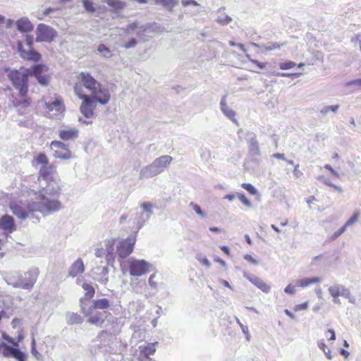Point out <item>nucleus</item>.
Wrapping results in <instances>:
<instances>
[{"mask_svg": "<svg viewBox=\"0 0 361 361\" xmlns=\"http://www.w3.org/2000/svg\"><path fill=\"white\" fill-rule=\"evenodd\" d=\"M139 349H141L143 353H145V355H148V357H149L151 355H153L156 351L154 346L152 345H140Z\"/></svg>", "mask_w": 361, "mask_h": 361, "instance_id": "42", "label": "nucleus"}, {"mask_svg": "<svg viewBox=\"0 0 361 361\" xmlns=\"http://www.w3.org/2000/svg\"><path fill=\"white\" fill-rule=\"evenodd\" d=\"M82 288L85 291V297L82 298L81 299H84V303L85 301L90 300L94 295V288L88 283H83L82 284Z\"/></svg>", "mask_w": 361, "mask_h": 361, "instance_id": "32", "label": "nucleus"}, {"mask_svg": "<svg viewBox=\"0 0 361 361\" xmlns=\"http://www.w3.org/2000/svg\"><path fill=\"white\" fill-rule=\"evenodd\" d=\"M1 337L4 340L7 341L8 343L13 344L14 346L18 345V341H16V340L9 336H8L5 332L1 333Z\"/></svg>", "mask_w": 361, "mask_h": 361, "instance_id": "51", "label": "nucleus"}, {"mask_svg": "<svg viewBox=\"0 0 361 361\" xmlns=\"http://www.w3.org/2000/svg\"><path fill=\"white\" fill-rule=\"evenodd\" d=\"M317 345L319 348V349L322 350L323 351V353L325 354L327 359H329V360L332 359V357L331 355V350L327 348L326 345L325 344V343L323 340L318 341Z\"/></svg>", "mask_w": 361, "mask_h": 361, "instance_id": "39", "label": "nucleus"}, {"mask_svg": "<svg viewBox=\"0 0 361 361\" xmlns=\"http://www.w3.org/2000/svg\"><path fill=\"white\" fill-rule=\"evenodd\" d=\"M307 307H308V302H305L302 304L297 305L295 307L294 310H295V311H301V310H306Z\"/></svg>", "mask_w": 361, "mask_h": 361, "instance_id": "58", "label": "nucleus"}, {"mask_svg": "<svg viewBox=\"0 0 361 361\" xmlns=\"http://www.w3.org/2000/svg\"><path fill=\"white\" fill-rule=\"evenodd\" d=\"M16 25L17 30L20 32H29L33 30V25L26 17L18 19L16 22Z\"/></svg>", "mask_w": 361, "mask_h": 361, "instance_id": "27", "label": "nucleus"}, {"mask_svg": "<svg viewBox=\"0 0 361 361\" xmlns=\"http://www.w3.org/2000/svg\"><path fill=\"white\" fill-rule=\"evenodd\" d=\"M329 295L333 298V302L336 304H340L339 296L347 298L349 302L355 304V298L350 293V290L341 284H334L328 288Z\"/></svg>", "mask_w": 361, "mask_h": 361, "instance_id": "8", "label": "nucleus"}, {"mask_svg": "<svg viewBox=\"0 0 361 361\" xmlns=\"http://www.w3.org/2000/svg\"><path fill=\"white\" fill-rule=\"evenodd\" d=\"M155 1L157 4H160L170 8L175 7L178 3V0H155Z\"/></svg>", "mask_w": 361, "mask_h": 361, "instance_id": "40", "label": "nucleus"}, {"mask_svg": "<svg viewBox=\"0 0 361 361\" xmlns=\"http://www.w3.org/2000/svg\"><path fill=\"white\" fill-rule=\"evenodd\" d=\"M250 62L257 66L259 68L263 69L266 67V64L264 63H261L258 61L257 60L255 59H250Z\"/></svg>", "mask_w": 361, "mask_h": 361, "instance_id": "63", "label": "nucleus"}, {"mask_svg": "<svg viewBox=\"0 0 361 361\" xmlns=\"http://www.w3.org/2000/svg\"><path fill=\"white\" fill-rule=\"evenodd\" d=\"M244 259L254 265H257L259 264V262L253 258L250 255L246 254L244 256Z\"/></svg>", "mask_w": 361, "mask_h": 361, "instance_id": "56", "label": "nucleus"}, {"mask_svg": "<svg viewBox=\"0 0 361 361\" xmlns=\"http://www.w3.org/2000/svg\"><path fill=\"white\" fill-rule=\"evenodd\" d=\"M78 80L75 85H80V90L88 94L90 97H92L102 105L109 102L110 99L109 91L102 87L90 73H80L78 77Z\"/></svg>", "mask_w": 361, "mask_h": 361, "instance_id": "2", "label": "nucleus"}, {"mask_svg": "<svg viewBox=\"0 0 361 361\" xmlns=\"http://www.w3.org/2000/svg\"><path fill=\"white\" fill-rule=\"evenodd\" d=\"M55 171V168L52 164H47L44 166H41L39 171L38 180L39 181L40 185L42 184L44 186H48L50 182H58L54 179L52 175Z\"/></svg>", "mask_w": 361, "mask_h": 361, "instance_id": "15", "label": "nucleus"}, {"mask_svg": "<svg viewBox=\"0 0 361 361\" xmlns=\"http://www.w3.org/2000/svg\"><path fill=\"white\" fill-rule=\"evenodd\" d=\"M136 242L135 235H130L125 240H121L116 245V252L118 257L126 258L133 250Z\"/></svg>", "mask_w": 361, "mask_h": 361, "instance_id": "13", "label": "nucleus"}, {"mask_svg": "<svg viewBox=\"0 0 361 361\" xmlns=\"http://www.w3.org/2000/svg\"><path fill=\"white\" fill-rule=\"evenodd\" d=\"M360 215V213L357 212H355L346 222L345 224L343 225L345 226V228H346L348 226H351L353 225V224H355L357 221V219H358V216Z\"/></svg>", "mask_w": 361, "mask_h": 361, "instance_id": "50", "label": "nucleus"}, {"mask_svg": "<svg viewBox=\"0 0 361 361\" xmlns=\"http://www.w3.org/2000/svg\"><path fill=\"white\" fill-rule=\"evenodd\" d=\"M322 281V279L318 276L303 278L296 281V286L301 288H306L312 284L319 283Z\"/></svg>", "mask_w": 361, "mask_h": 361, "instance_id": "28", "label": "nucleus"}, {"mask_svg": "<svg viewBox=\"0 0 361 361\" xmlns=\"http://www.w3.org/2000/svg\"><path fill=\"white\" fill-rule=\"evenodd\" d=\"M189 206L195 212V213L198 215H200L202 218L206 217V214L204 212H203L201 209V207L194 202H190Z\"/></svg>", "mask_w": 361, "mask_h": 361, "instance_id": "48", "label": "nucleus"}, {"mask_svg": "<svg viewBox=\"0 0 361 361\" xmlns=\"http://www.w3.org/2000/svg\"><path fill=\"white\" fill-rule=\"evenodd\" d=\"M129 274L132 276H142L149 271L151 264L144 259L130 257L127 261Z\"/></svg>", "mask_w": 361, "mask_h": 361, "instance_id": "7", "label": "nucleus"}, {"mask_svg": "<svg viewBox=\"0 0 361 361\" xmlns=\"http://www.w3.org/2000/svg\"><path fill=\"white\" fill-rule=\"evenodd\" d=\"M236 322L239 324L243 333L245 335L247 341H249L250 340V335L249 333L248 327L243 325L238 318H236Z\"/></svg>", "mask_w": 361, "mask_h": 361, "instance_id": "49", "label": "nucleus"}, {"mask_svg": "<svg viewBox=\"0 0 361 361\" xmlns=\"http://www.w3.org/2000/svg\"><path fill=\"white\" fill-rule=\"evenodd\" d=\"M32 201L27 202H12L10 204V209L13 214L21 219H25L30 213L35 212L31 209Z\"/></svg>", "mask_w": 361, "mask_h": 361, "instance_id": "11", "label": "nucleus"}, {"mask_svg": "<svg viewBox=\"0 0 361 361\" xmlns=\"http://www.w3.org/2000/svg\"><path fill=\"white\" fill-rule=\"evenodd\" d=\"M8 78L13 86L19 91V95L24 97L28 92L29 73L27 68L11 70L8 73Z\"/></svg>", "mask_w": 361, "mask_h": 361, "instance_id": "5", "label": "nucleus"}, {"mask_svg": "<svg viewBox=\"0 0 361 361\" xmlns=\"http://www.w3.org/2000/svg\"><path fill=\"white\" fill-rule=\"evenodd\" d=\"M224 10V8H220L217 11L218 16L216 19V21L219 23L221 25H228L231 21L232 18L231 17L226 15L223 11Z\"/></svg>", "mask_w": 361, "mask_h": 361, "instance_id": "31", "label": "nucleus"}, {"mask_svg": "<svg viewBox=\"0 0 361 361\" xmlns=\"http://www.w3.org/2000/svg\"><path fill=\"white\" fill-rule=\"evenodd\" d=\"M18 50L20 52V55L22 58L33 61H39L41 59V55L36 51H35L32 48L28 49V50H25L23 49L22 45L19 44Z\"/></svg>", "mask_w": 361, "mask_h": 361, "instance_id": "21", "label": "nucleus"}, {"mask_svg": "<svg viewBox=\"0 0 361 361\" xmlns=\"http://www.w3.org/2000/svg\"><path fill=\"white\" fill-rule=\"evenodd\" d=\"M220 109L225 116H226L233 123H238L237 119L235 118L236 114L227 105L226 96H224L221 99Z\"/></svg>", "mask_w": 361, "mask_h": 361, "instance_id": "22", "label": "nucleus"}, {"mask_svg": "<svg viewBox=\"0 0 361 361\" xmlns=\"http://www.w3.org/2000/svg\"><path fill=\"white\" fill-rule=\"evenodd\" d=\"M80 307L82 313L88 317V322L97 326H100L104 321V314L99 312L94 307L90 305L88 307L84 304V299H80Z\"/></svg>", "mask_w": 361, "mask_h": 361, "instance_id": "10", "label": "nucleus"}, {"mask_svg": "<svg viewBox=\"0 0 361 361\" xmlns=\"http://www.w3.org/2000/svg\"><path fill=\"white\" fill-rule=\"evenodd\" d=\"M147 30V27L144 25H140L139 23L134 22L133 23L127 25L125 29V32L127 33H130L132 31H136V35L137 36H141V35L145 32Z\"/></svg>", "mask_w": 361, "mask_h": 361, "instance_id": "29", "label": "nucleus"}, {"mask_svg": "<svg viewBox=\"0 0 361 361\" xmlns=\"http://www.w3.org/2000/svg\"><path fill=\"white\" fill-rule=\"evenodd\" d=\"M95 256L97 257H102L104 256L106 257V252L104 251V249L103 248H97L95 250V253H94Z\"/></svg>", "mask_w": 361, "mask_h": 361, "instance_id": "59", "label": "nucleus"}, {"mask_svg": "<svg viewBox=\"0 0 361 361\" xmlns=\"http://www.w3.org/2000/svg\"><path fill=\"white\" fill-rule=\"evenodd\" d=\"M82 1L83 7L86 11L89 13H94L96 11L92 0H82Z\"/></svg>", "mask_w": 361, "mask_h": 361, "instance_id": "43", "label": "nucleus"}, {"mask_svg": "<svg viewBox=\"0 0 361 361\" xmlns=\"http://www.w3.org/2000/svg\"><path fill=\"white\" fill-rule=\"evenodd\" d=\"M29 76H34L37 82L42 86H47L50 81V77L47 74L48 67L44 64H35L27 68Z\"/></svg>", "mask_w": 361, "mask_h": 361, "instance_id": "9", "label": "nucleus"}, {"mask_svg": "<svg viewBox=\"0 0 361 361\" xmlns=\"http://www.w3.org/2000/svg\"><path fill=\"white\" fill-rule=\"evenodd\" d=\"M39 275V270L37 268L30 269L24 276L17 273H11L6 277L8 284L15 288H21L30 290L35 283Z\"/></svg>", "mask_w": 361, "mask_h": 361, "instance_id": "3", "label": "nucleus"}, {"mask_svg": "<svg viewBox=\"0 0 361 361\" xmlns=\"http://www.w3.org/2000/svg\"><path fill=\"white\" fill-rule=\"evenodd\" d=\"M299 165H296L295 166V169L293 171V175L296 177V178H300L302 175V173L299 170Z\"/></svg>", "mask_w": 361, "mask_h": 361, "instance_id": "64", "label": "nucleus"}, {"mask_svg": "<svg viewBox=\"0 0 361 361\" xmlns=\"http://www.w3.org/2000/svg\"><path fill=\"white\" fill-rule=\"evenodd\" d=\"M324 168H325L326 169H327V170L330 171H331V173H332L335 177H336V178H340V175H339V173H338L337 171H335V170L331 167V165H329V164H326V165L324 166Z\"/></svg>", "mask_w": 361, "mask_h": 361, "instance_id": "61", "label": "nucleus"}, {"mask_svg": "<svg viewBox=\"0 0 361 361\" xmlns=\"http://www.w3.org/2000/svg\"><path fill=\"white\" fill-rule=\"evenodd\" d=\"M108 273L107 267H98L94 272V279L102 284L106 285L109 281Z\"/></svg>", "mask_w": 361, "mask_h": 361, "instance_id": "26", "label": "nucleus"}, {"mask_svg": "<svg viewBox=\"0 0 361 361\" xmlns=\"http://www.w3.org/2000/svg\"><path fill=\"white\" fill-rule=\"evenodd\" d=\"M173 158L169 155H163L154 160V161L145 167L140 171L139 178H149L155 176L168 168Z\"/></svg>", "mask_w": 361, "mask_h": 361, "instance_id": "4", "label": "nucleus"}, {"mask_svg": "<svg viewBox=\"0 0 361 361\" xmlns=\"http://www.w3.org/2000/svg\"><path fill=\"white\" fill-rule=\"evenodd\" d=\"M85 271V267L82 259L78 258L70 267L68 274L70 276L74 278L80 274H82Z\"/></svg>", "mask_w": 361, "mask_h": 361, "instance_id": "24", "label": "nucleus"}, {"mask_svg": "<svg viewBox=\"0 0 361 361\" xmlns=\"http://www.w3.org/2000/svg\"><path fill=\"white\" fill-rule=\"evenodd\" d=\"M45 105L51 116H59L65 111L63 102L59 99H56L51 102H46Z\"/></svg>", "mask_w": 361, "mask_h": 361, "instance_id": "17", "label": "nucleus"}, {"mask_svg": "<svg viewBox=\"0 0 361 361\" xmlns=\"http://www.w3.org/2000/svg\"><path fill=\"white\" fill-rule=\"evenodd\" d=\"M181 4L183 6H190V5H192V6H199V4L195 1V0H183L181 1Z\"/></svg>", "mask_w": 361, "mask_h": 361, "instance_id": "55", "label": "nucleus"}, {"mask_svg": "<svg viewBox=\"0 0 361 361\" xmlns=\"http://www.w3.org/2000/svg\"><path fill=\"white\" fill-rule=\"evenodd\" d=\"M137 41L135 38H131L123 44V47L126 49L133 48L137 45Z\"/></svg>", "mask_w": 361, "mask_h": 361, "instance_id": "53", "label": "nucleus"}, {"mask_svg": "<svg viewBox=\"0 0 361 361\" xmlns=\"http://www.w3.org/2000/svg\"><path fill=\"white\" fill-rule=\"evenodd\" d=\"M155 277H156V274H153L150 276V277L149 279V284L153 288H157V283L154 281Z\"/></svg>", "mask_w": 361, "mask_h": 361, "instance_id": "60", "label": "nucleus"}, {"mask_svg": "<svg viewBox=\"0 0 361 361\" xmlns=\"http://www.w3.org/2000/svg\"><path fill=\"white\" fill-rule=\"evenodd\" d=\"M237 197L239 199V200L247 207H252V203L250 201L245 197V195L243 193H236Z\"/></svg>", "mask_w": 361, "mask_h": 361, "instance_id": "46", "label": "nucleus"}, {"mask_svg": "<svg viewBox=\"0 0 361 361\" xmlns=\"http://www.w3.org/2000/svg\"><path fill=\"white\" fill-rule=\"evenodd\" d=\"M75 93L78 96V97L82 99V102L80 107V111L81 114L86 118H92L94 116V109L96 107L95 102H97L92 97H90L88 94L80 90V85H75L74 86Z\"/></svg>", "mask_w": 361, "mask_h": 361, "instance_id": "6", "label": "nucleus"}, {"mask_svg": "<svg viewBox=\"0 0 361 361\" xmlns=\"http://www.w3.org/2000/svg\"><path fill=\"white\" fill-rule=\"evenodd\" d=\"M78 130L76 128H65L59 130V136L63 140H74L78 137Z\"/></svg>", "mask_w": 361, "mask_h": 361, "instance_id": "25", "label": "nucleus"}, {"mask_svg": "<svg viewBox=\"0 0 361 361\" xmlns=\"http://www.w3.org/2000/svg\"><path fill=\"white\" fill-rule=\"evenodd\" d=\"M59 8H51V7H49L47 8H46L44 11H42L43 13V16H49L50 13L54 12V11H59Z\"/></svg>", "mask_w": 361, "mask_h": 361, "instance_id": "62", "label": "nucleus"}, {"mask_svg": "<svg viewBox=\"0 0 361 361\" xmlns=\"http://www.w3.org/2000/svg\"><path fill=\"white\" fill-rule=\"evenodd\" d=\"M115 243L116 240L114 238L107 239L104 241V251L106 252V260L108 264H111L114 262L117 254L114 248Z\"/></svg>", "mask_w": 361, "mask_h": 361, "instance_id": "18", "label": "nucleus"}, {"mask_svg": "<svg viewBox=\"0 0 361 361\" xmlns=\"http://www.w3.org/2000/svg\"><path fill=\"white\" fill-rule=\"evenodd\" d=\"M2 355L5 357L16 358L18 361H25L26 359V355L24 353L10 345L2 351Z\"/></svg>", "mask_w": 361, "mask_h": 361, "instance_id": "19", "label": "nucleus"}, {"mask_svg": "<svg viewBox=\"0 0 361 361\" xmlns=\"http://www.w3.org/2000/svg\"><path fill=\"white\" fill-rule=\"evenodd\" d=\"M37 164L41 165V166L49 164V159L45 154L39 153L34 158L33 165L36 166Z\"/></svg>", "mask_w": 361, "mask_h": 361, "instance_id": "34", "label": "nucleus"}, {"mask_svg": "<svg viewBox=\"0 0 361 361\" xmlns=\"http://www.w3.org/2000/svg\"><path fill=\"white\" fill-rule=\"evenodd\" d=\"M56 35L57 32L54 28L47 25L41 23L37 25L36 29V41L37 42H51Z\"/></svg>", "mask_w": 361, "mask_h": 361, "instance_id": "14", "label": "nucleus"}, {"mask_svg": "<svg viewBox=\"0 0 361 361\" xmlns=\"http://www.w3.org/2000/svg\"><path fill=\"white\" fill-rule=\"evenodd\" d=\"M39 189L35 192L36 200L32 201L31 209L41 213L44 216L58 212L62 209L59 200L61 188L59 182H50L48 186L42 184Z\"/></svg>", "mask_w": 361, "mask_h": 361, "instance_id": "1", "label": "nucleus"}, {"mask_svg": "<svg viewBox=\"0 0 361 361\" xmlns=\"http://www.w3.org/2000/svg\"><path fill=\"white\" fill-rule=\"evenodd\" d=\"M66 319L69 324H81L82 322V317L76 313H68Z\"/></svg>", "mask_w": 361, "mask_h": 361, "instance_id": "35", "label": "nucleus"}, {"mask_svg": "<svg viewBox=\"0 0 361 361\" xmlns=\"http://www.w3.org/2000/svg\"><path fill=\"white\" fill-rule=\"evenodd\" d=\"M296 66L295 63L292 61H285L279 63V68L281 70H288Z\"/></svg>", "mask_w": 361, "mask_h": 361, "instance_id": "45", "label": "nucleus"}, {"mask_svg": "<svg viewBox=\"0 0 361 361\" xmlns=\"http://www.w3.org/2000/svg\"><path fill=\"white\" fill-rule=\"evenodd\" d=\"M92 306L97 310H106L109 307V301L106 298L96 300L93 301Z\"/></svg>", "mask_w": 361, "mask_h": 361, "instance_id": "33", "label": "nucleus"}, {"mask_svg": "<svg viewBox=\"0 0 361 361\" xmlns=\"http://www.w3.org/2000/svg\"><path fill=\"white\" fill-rule=\"evenodd\" d=\"M242 188L246 190L251 195H257V190L250 183H242Z\"/></svg>", "mask_w": 361, "mask_h": 361, "instance_id": "47", "label": "nucleus"}, {"mask_svg": "<svg viewBox=\"0 0 361 361\" xmlns=\"http://www.w3.org/2000/svg\"><path fill=\"white\" fill-rule=\"evenodd\" d=\"M244 277H245L248 281H250L253 285L257 286L264 293H268L271 290V286L265 283L262 279L258 278L257 276H250L247 274H245Z\"/></svg>", "mask_w": 361, "mask_h": 361, "instance_id": "23", "label": "nucleus"}, {"mask_svg": "<svg viewBox=\"0 0 361 361\" xmlns=\"http://www.w3.org/2000/svg\"><path fill=\"white\" fill-rule=\"evenodd\" d=\"M345 230L346 228L344 226H343L341 228L334 233V234L331 236L330 240H335L337 238L342 235L345 231Z\"/></svg>", "mask_w": 361, "mask_h": 361, "instance_id": "52", "label": "nucleus"}, {"mask_svg": "<svg viewBox=\"0 0 361 361\" xmlns=\"http://www.w3.org/2000/svg\"><path fill=\"white\" fill-rule=\"evenodd\" d=\"M284 292L288 294L293 295L295 293V289L294 286H293L291 284H289L285 288Z\"/></svg>", "mask_w": 361, "mask_h": 361, "instance_id": "57", "label": "nucleus"}, {"mask_svg": "<svg viewBox=\"0 0 361 361\" xmlns=\"http://www.w3.org/2000/svg\"><path fill=\"white\" fill-rule=\"evenodd\" d=\"M0 228L6 233H11L16 230L13 218L8 215H4L0 219Z\"/></svg>", "mask_w": 361, "mask_h": 361, "instance_id": "20", "label": "nucleus"}, {"mask_svg": "<svg viewBox=\"0 0 361 361\" xmlns=\"http://www.w3.org/2000/svg\"><path fill=\"white\" fill-rule=\"evenodd\" d=\"M249 153L252 157H259L261 154L259 142L256 135L253 132H247L246 134Z\"/></svg>", "mask_w": 361, "mask_h": 361, "instance_id": "16", "label": "nucleus"}, {"mask_svg": "<svg viewBox=\"0 0 361 361\" xmlns=\"http://www.w3.org/2000/svg\"><path fill=\"white\" fill-rule=\"evenodd\" d=\"M286 44L278 43V42H268L266 44L262 45V47L267 51H272L276 49H280L281 47L285 46Z\"/></svg>", "mask_w": 361, "mask_h": 361, "instance_id": "38", "label": "nucleus"}, {"mask_svg": "<svg viewBox=\"0 0 361 361\" xmlns=\"http://www.w3.org/2000/svg\"><path fill=\"white\" fill-rule=\"evenodd\" d=\"M339 109V105L338 104H336V105H331V106H324L321 110H320V113L323 115V116H325L326 114H328V113L329 111H332L335 114L337 113L338 111V109Z\"/></svg>", "mask_w": 361, "mask_h": 361, "instance_id": "41", "label": "nucleus"}, {"mask_svg": "<svg viewBox=\"0 0 361 361\" xmlns=\"http://www.w3.org/2000/svg\"><path fill=\"white\" fill-rule=\"evenodd\" d=\"M140 206L142 208L143 211L145 212V214L148 215L149 216H151V215L153 214L152 204L149 202H142L140 204Z\"/></svg>", "mask_w": 361, "mask_h": 361, "instance_id": "44", "label": "nucleus"}, {"mask_svg": "<svg viewBox=\"0 0 361 361\" xmlns=\"http://www.w3.org/2000/svg\"><path fill=\"white\" fill-rule=\"evenodd\" d=\"M106 3L114 12H118L123 10L126 6V4L121 0H103Z\"/></svg>", "mask_w": 361, "mask_h": 361, "instance_id": "30", "label": "nucleus"}, {"mask_svg": "<svg viewBox=\"0 0 361 361\" xmlns=\"http://www.w3.org/2000/svg\"><path fill=\"white\" fill-rule=\"evenodd\" d=\"M50 148L53 151L54 157L56 159L68 160L73 158V153L69 150L68 146L61 141H52Z\"/></svg>", "mask_w": 361, "mask_h": 361, "instance_id": "12", "label": "nucleus"}, {"mask_svg": "<svg viewBox=\"0 0 361 361\" xmlns=\"http://www.w3.org/2000/svg\"><path fill=\"white\" fill-rule=\"evenodd\" d=\"M149 217L150 216L144 213L137 214V216L135 219V222L137 225V229H140L144 226L145 222L148 221Z\"/></svg>", "mask_w": 361, "mask_h": 361, "instance_id": "36", "label": "nucleus"}, {"mask_svg": "<svg viewBox=\"0 0 361 361\" xmlns=\"http://www.w3.org/2000/svg\"><path fill=\"white\" fill-rule=\"evenodd\" d=\"M97 51L104 57L106 59H109L112 56L111 51L109 49V47L105 46L104 44H100L98 46Z\"/></svg>", "mask_w": 361, "mask_h": 361, "instance_id": "37", "label": "nucleus"}, {"mask_svg": "<svg viewBox=\"0 0 361 361\" xmlns=\"http://www.w3.org/2000/svg\"><path fill=\"white\" fill-rule=\"evenodd\" d=\"M197 259L203 266H205L207 268L211 267V263L207 257L199 256Z\"/></svg>", "mask_w": 361, "mask_h": 361, "instance_id": "54", "label": "nucleus"}]
</instances>
